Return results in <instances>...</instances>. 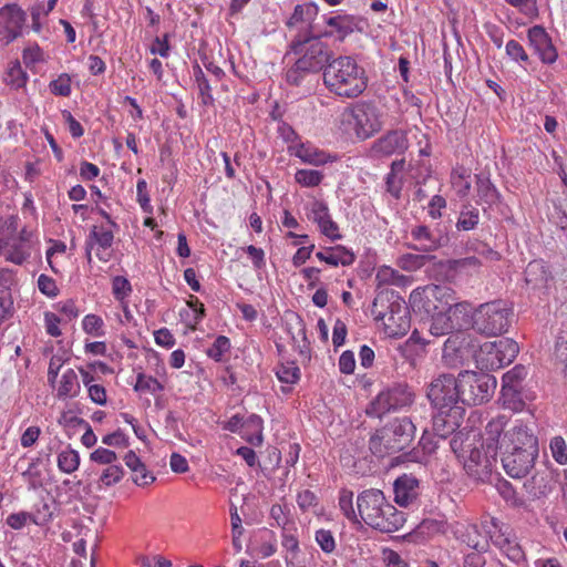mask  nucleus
Instances as JSON below:
<instances>
[{
	"label": "nucleus",
	"mask_w": 567,
	"mask_h": 567,
	"mask_svg": "<svg viewBox=\"0 0 567 567\" xmlns=\"http://www.w3.org/2000/svg\"><path fill=\"white\" fill-rule=\"evenodd\" d=\"M291 54L296 56V61L287 70L286 80L292 85H299L306 75L321 71L330 59L329 48L316 33H297L286 56Z\"/></svg>",
	"instance_id": "nucleus-1"
},
{
	"label": "nucleus",
	"mask_w": 567,
	"mask_h": 567,
	"mask_svg": "<svg viewBox=\"0 0 567 567\" xmlns=\"http://www.w3.org/2000/svg\"><path fill=\"white\" fill-rule=\"evenodd\" d=\"M535 433L534 423L529 420L513 417L511 413H498L492 416L481 436V445L493 454H502L508 449Z\"/></svg>",
	"instance_id": "nucleus-2"
},
{
	"label": "nucleus",
	"mask_w": 567,
	"mask_h": 567,
	"mask_svg": "<svg viewBox=\"0 0 567 567\" xmlns=\"http://www.w3.org/2000/svg\"><path fill=\"white\" fill-rule=\"evenodd\" d=\"M360 518L371 528L382 533H393L403 527L405 514L388 502L380 489H365L357 497Z\"/></svg>",
	"instance_id": "nucleus-3"
},
{
	"label": "nucleus",
	"mask_w": 567,
	"mask_h": 567,
	"mask_svg": "<svg viewBox=\"0 0 567 567\" xmlns=\"http://www.w3.org/2000/svg\"><path fill=\"white\" fill-rule=\"evenodd\" d=\"M323 83L337 96L354 99L365 91L368 76L353 58L339 56L324 68Z\"/></svg>",
	"instance_id": "nucleus-4"
},
{
	"label": "nucleus",
	"mask_w": 567,
	"mask_h": 567,
	"mask_svg": "<svg viewBox=\"0 0 567 567\" xmlns=\"http://www.w3.org/2000/svg\"><path fill=\"white\" fill-rule=\"evenodd\" d=\"M476 436L474 432L458 431L453 435L450 445L454 454L463 461L467 475L484 482L492 474L497 454L489 453L486 446L481 445L483 451L474 446Z\"/></svg>",
	"instance_id": "nucleus-5"
},
{
	"label": "nucleus",
	"mask_w": 567,
	"mask_h": 567,
	"mask_svg": "<svg viewBox=\"0 0 567 567\" xmlns=\"http://www.w3.org/2000/svg\"><path fill=\"white\" fill-rule=\"evenodd\" d=\"M38 245L34 234L27 228L19 229V217L11 215L0 218V257L13 265H23Z\"/></svg>",
	"instance_id": "nucleus-6"
},
{
	"label": "nucleus",
	"mask_w": 567,
	"mask_h": 567,
	"mask_svg": "<svg viewBox=\"0 0 567 567\" xmlns=\"http://www.w3.org/2000/svg\"><path fill=\"white\" fill-rule=\"evenodd\" d=\"M371 315L375 321L382 323L389 338L404 337L411 328L409 308L393 292L390 296L389 292H379L373 300Z\"/></svg>",
	"instance_id": "nucleus-7"
},
{
	"label": "nucleus",
	"mask_w": 567,
	"mask_h": 567,
	"mask_svg": "<svg viewBox=\"0 0 567 567\" xmlns=\"http://www.w3.org/2000/svg\"><path fill=\"white\" fill-rule=\"evenodd\" d=\"M415 431L416 427L410 419L396 417L371 436L370 450L380 457L402 451L411 444Z\"/></svg>",
	"instance_id": "nucleus-8"
},
{
	"label": "nucleus",
	"mask_w": 567,
	"mask_h": 567,
	"mask_svg": "<svg viewBox=\"0 0 567 567\" xmlns=\"http://www.w3.org/2000/svg\"><path fill=\"white\" fill-rule=\"evenodd\" d=\"M382 125L379 110L370 103H357L340 114V127L346 133H353L359 140L370 138Z\"/></svg>",
	"instance_id": "nucleus-9"
},
{
	"label": "nucleus",
	"mask_w": 567,
	"mask_h": 567,
	"mask_svg": "<svg viewBox=\"0 0 567 567\" xmlns=\"http://www.w3.org/2000/svg\"><path fill=\"white\" fill-rule=\"evenodd\" d=\"M410 305L420 312H461L464 305L456 301L455 292L446 286L430 285L414 289L410 295Z\"/></svg>",
	"instance_id": "nucleus-10"
},
{
	"label": "nucleus",
	"mask_w": 567,
	"mask_h": 567,
	"mask_svg": "<svg viewBox=\"0 0 567 567\" xmlns=\"http://www.w3.org/2000/svg\"><path fill=\"white\" fill-rule=\"evenodd\" d=\"M538 452V439L536 433H533L516 446L501 454L505 473L513 478L525 477L534 468Z\"/></svg>",
	"instance_id": "nucleus-11"
},
{
	"label": "nucleus",
	"mask_w": 567,
	"mask_h": 567,
	"mask_svg": "<svg viewBox=\"0 0 567 567\" xmlns=\"http://www.w3.org/2000/svg\"><path fill=\"white\" fill-rule=\"evenodd\" d=\"M456 379L461 402L467 405H478L489 401L497 384L495 377L470 370L461 371Z\"/></svg>",
	"instance_id": "nucleus-12"
},
{
	"label": "nucleus",
	"mask_w": 567,
	"mask_h": 567,
	"mask_svg": "<svg viewBox=\"0 0 567 567\" xmlns=\"http://www.w3.org/2000/svg\"><path fill=\"white\" fill-rule=\"evenodd\" d=\"M512 310L506 302L498 300L481 305L473 316V328L486 337H495L507 332Z\"/></svg>",
	"instance_id": "nucleus-13"
},
{
	"label": "nucleus",
	"mask_w": 567,
	"mask_h": 567,
	"mask_svg": "<svg viewBox=\"0 0 567 567\" xmlns=\"http://www.w3.org/2000/svg\"><path fill=\"white\" fill-rule=\"evenodd\" d=\"M414 402V393L405 383H394L381 390L368 404L365 413L371 417H382L410 406Z\"/></svg>",
	"instance_id": "nucleus-14"
},
{
	"label": "nucleus",
	"mask_w": 567,
	"mask_h": 567,
	"mask_svg": "<svg viewBox=\"0 0 567 567\" xmlns=\"http://www.w3.org/2000/svg\"><path fill=\"white\" fill-rule=\"evenodd\" d=\"M427 398L436 411L462 408L457 379L452 374H440L434 378L427 389Z\"/></svg>",
	"instance_id": "nucleus-15"
},
{
	"label": "nucleus",
	"mask_w": 567,
	"mask_h": 567,
	"mask_svg": "<svg viewBox=\"0 0 567 567\" xmlns=\"http://www.w3.org/2000/svg\"><path fill=\"white\" fill-rule=\"evenodd\" d=\"M518 352L517 342L509 338H503L485 342L480 350V361L486 369L496 370L513 362Z\"/></svg>",
	"instance_id": "nucleus-16"
},
{
	"label": "nucleus",
	"mask_w": 567,
	"mask_h": 567,
	"mask_svg": "<svg viewBox=\"0 0 567 567\" xmlns=\"http://www.w3.org/2000/svg\"><path fill=\"white\" fill-rule=\"evenodd\" d=\"M491 524L493 529H489L488 534L493 545L511 561L517 565L525 561V553L511 527L496 518H492Z\"/></svg>",
	"instance_id": "nucleus-17"
},
{
	"label": "nucleus",
	"mask_w": 567,
	"mask_h": 567,
	"mask_svg": "<svg viewBox=\"0 0 567 567\" xmlns=\"http://www.w3.org/2000/svg\"><path fill=\"white\" fill-rule=\"evenodd\" d=\"M113 241L114 234L111 229H107L104 226H93L85 240L87 261H92V251H95V256L100 261L107 262L111 260L113 256Z\"/></svg>",
	"instance_id": "nucleus-18"
},
{
	"label": "nucleus",
	"mask_w": 567,
	"mask_h": 567,
	"mask_svg": "<svg viewBox=\"0 0 567 567\" xmlns=\"http://www.w3.org/2000/svg\"><path fill=\"white\" fill-rule=\"evenodd\" d=\"M25 12L18 4H7L0 9V42L8 44L21 35Z\"/></svg>",
	"instance_id": "nucleus-19"
},
{
	"label": "nucleus",
	"mask_w": 567,
	"mask_h": 567,
	"mask_svg": "<svg viewBox=\"0 0 567 567\" xmlns=\"http://www.w3.org/2000/svg\"><path fill=\"white\" fill-rule=\"evenodd\" d=\"M223 429L240 433L243 439L252 445L258 446L262 443V419L257 414H251L246 420L235 414L224 423Z\"/></svg>",
	"instance_id": "nucleus-20"
},
{
	"label": "nucleus",
	"mask_w": 567,
	"mask_h": 567,
	"mask_svg": "<svg viewBox=\"0 0 567 567\" xmlns=\"http://www.w3.org/2000/svg\"><path fill=\"white\" fill-rule=\"evenodd\" d=\"M290 155L298 157L302 163L313 166H320L328 163H333L338 156L330 154L311 142L298 141L297 143L288 145Z\"/></svg>",
	"instance_id": "nucleus-21"
},
{
	"label": "nucleus",
	"mask_w": 567,
	"mask_h": 567,
	"mask_svg": "<svg viewBox=\"0 0 567 567\" xmlns=\"http://www.w3.org/2000/svg\"><path fill=\"white\" fill-rule=\"evenodd\" d=\"M322 19L327 28L317 31L320 39L333 38L343 41L357 28V20L351 14L322 16Z\"/></svg>",
	"instance_id": "nucleus-22"
},
{
	"label": "nucleus",
	"mask_w": 567,
	"mask_h": 567,
	"mask_svg": "<svg viewBox=\"0 0 567 567\" xmlns=\"http://www.w3.org/2000/svg\"><path fill=\"white\" fill-rule=\"evenodd\" d=\"M318 12V6L313 2L297 4L291 17L287 21V27L301 34L317 33L318 30L313 25V21L316 20Z\"/></svg>",
	"instance_id": "nucleus-23"
},
{
	"label": "nucleus",
	"mask_w": 567,
	"mask_h": 567,
	"mask_svg": "<svg viewBox=\"0 0 567 567\" xmlns=\"http://www.w3.org/2000/svg\"><path fill=\"white\" fill-rule=\"evenodd\" d=\"M308 218L318 225L320 233L332 241L342 238L339 227L332 220L329 208L324 202L315 200L310 205Z\"/></svg>",
	"instance_id": "nucleus-24"
},
{
	"label": "nucleus",
	"mask_w": 567,
	"mask_h": 567,
	"mask_svg": "<svg viewBox=\"0 0 567 567\" xmlns=\"http://www.w3.org/2000/svg\"><path fill=\"white\" fill-rule=\"evenodd\" d=\"M527 38L529 45L544 63L551 64L557 60V51L551 43V39L543 27H532L528 30Z\"/></svg>",
	"instance_id": "nucleus-25"
},
{
	"label": "nucleus",
	"mask_w": 567,
	"mask_h": 567,
	"mask_svg": "<svg viewBox=\"0 0 567 567\" xmlns=\"http://www.w3.org/2000/svg\"><path fill=\"white\" fill-rule=\"evenodd\" d=\"M394 501L402 507H408L415 503L419 497V481L410 474L399 476L393 485Z\"/></svg>",
	"instance_id": "nucleus-26"
},
{
	"label": "nucleus",
	"mask_w": 567,
	"mask_h": 567,
	"mask_svg": "<svg viewBox=\"0 0 567 567\" xmlns=\"http://www.w3.org/2000/svg\"><path fill=\"white\" fill-rule=\"evenodd\" d=\"M49 384L55 391V396L59 400L76 398L81 392V383L78 373L72 368L63 370L61 375Z\"/></svg>",
	"instance_id": "nucleus-27"
},
{
	"label": "nucleus",
	"mask_w": 567,
	"mask_h": 567,
	"mask_svg": "<svg viewBox=\"0 0 567 567\" xmlns=\"http://www.w3.org/2000/svg\"><path fill=\"white\" fill-rule=\"evenodd\" d=\"M463 408H454L446 411H436L433 415V432L434 436L445 439L447 435L455 432L460 426V419L462 417Z\"/></svg>",
	"instance_id": "nucleus-28"
},
{
	"label": "nucleus",
	"mask_w": 567,
	"mask_h": 567,
	"mask_svg": "<svg viewBox=\"0 0 567 567\" xmlns=\"http://www.w3.org/2000/svg\"><path fill=\"white\" fill-rule=\"evenodd\" d=\"M408 148V140L403 132L391 131L372 146V152L378 156H391L403 153Z\"/></svg>",
	"instance_id": "nucleus-29"
},
{
	"label": "nucleus",
	"mask_w": 567,
	"mask_h": 567,
	"mask_svg": "<svg viewBox=\"0 0 567 567\" xmlns=\"http://www.w3.org/2000/svg\"><path fill=\"white\" fill-rule=\"evenodd\" d=\"M553 474L549 470H537L534 475L524 482V489L532 498L547 496L553 489Z\"/></svg>",
	"instance_id": "nucleus-30"
},
{
	"label": "nucleus",
	"mask_w": 567,
	"mask_h": 567,
	"mask_svg": "<svg viewBox=\"0 0 567 567\" xmlns=\"http://www.w3.org/2000/svg\"><path fill=\"white\" fill-rule=\"evenodd\" d=\"M316 257L329 266H350L354 262V254L342 245L324 247L316 254Z\"/></svg>",
	"instance_id": "nucleus-31"
},
{
	"label": "nucleus",
	"mask_w": 567,
	"mask_h": 567,
	"mask_svg": "<svg viewBox=\"0 0 567 567\" xmlns=\"http://www.w3.org/2000/svg\"><path fill=\"white\" fill-rule=\"evenodd\" d=\"M280 544L284 561L297 559L301 553L298 527L292 524L290 528L280 533Z\"/></svg>",
	"instance_id": "nucleus-32"
},
{
	"label": "nucleus",
	"mask_w": 567,
	"mask_h": 567,
	"mask_svg": "<svg viewBox=\"0 0 567 567\" xmlns=\"http://www.w3.org/2000/svg\"><path fill=\"white\" fill-rule=\"evenodd\" d=\"M431 318L430 332L435 337L450 333L454 329L453 311L425 312Z\"/></svg>",
	"instance_id": "nucleus-33"
},
{
	"label": "nucleus",
	"mask_w": 567,
	"mask_h": 567,
	"mask_svg": "<svg viewBox=\"0 0 567 567\" xmlns=\"http://www.w3.org/2000/svg\"><path fill=\"white\" fill-rule=\"evenodd\" d=\"M179 315L187 328L195 329L205 317L204 303L198 298L192 297L187 301V308L181 310Z\"/></svg>",
	"instance_id": "nucleus-34"
},
{
	"label": "nucleus",
	"mask_w": 567,
	"mask_h": 567,
	"mask_svg": "<svg viewBox=\"0 0 567 567\" xmlns=\"http://www.w3.org/2000/svg\"><path fill=\"white\" fill-rule=\"evenodd\" d=\"M460 338V334L452 336L444 343L443 360L450 367H456L462 362L464 349Z\"/></svg>",
	"instance_id": "nucleus-35"
},
{
	"label": "nucleus",
	"mask_w": 567,
	"mask_h": 567,
	"mask_svg": "<svg viewBox=\"0 0 567 567\" xmlns=\"http://www.w3.org/2000/svg\"><path fill=\"white\" fill-rule=\"evenodd\" d=\"M269 515L275 522L272 526H277L281 530L290 528L292 524H296L291 514L290 505L286 502L274 504L270 507Z\"/></svg>",
	"instance_id": "nucleus-36"
},
{
	"label": "nucleus",
	"mask_w": 567,
	"mask_h": 567,
	"mask_svg": "<svg viewBox=\"0 0 567 567\" xmlns=\"http://www.w3.org/2000/svg\"><path fill=\"white\" fill-rule=\"evenodd\" d=\"M522 388L502 386L499 401L502 406L512 412H520L525 408V402L520 393Z\"/></svg>",
	"instance_id": "nucleus-37"
},
{
	"label": "nucleus",
	"mask_w": 567,
	"mask_h": 567,
	"mask_svg": "<svg viewBox=\"0 0 567 567\" xmlns=\"http://www.w3.org/2000/svg\"><path fill=\"white\" fill-rule=\"evenodd\" d=\"M133 390L136 393L141 394L147 393L156 395L164 390V384L153 375L146 374L144 372H138L136 374V381L133 385Z\"/></svg>",
	"instance_id": "nucleus-38"
},
{
	"label": "nucleus",
	"mask_w": 567,
	"mask_h": 567,
	"mask_svg": "<svg viewBox=\"0 0 567 567\" xmlns=\"http://www.w3.org/2000/svg\"><path fill=\"white\" fill-rule=\"evenodd\" d=\"M411 236L415 241L419 243L416 247L419 250L433 251L439 247V241L432 235L430 229L424 225H420L413 228L411 230Z\"/></svg>",
	"instance_id": "nucleus-39"
},
{
	"label": "nucleus",
	"mask_w": 567,
	"mask_h": 567,
	"mask_svg": "<svg viewBox=\"0 0 567 567\" xmlns=\"http://www.w3.org/2000/svg\"><path fill=\"white\" fill-rule=\"evenodd\" d=\"M451 183L460 197H465L471 190V172L465 167H456L451 173Z\"/></svg>",
	"instance_id": "nucleus-40"
},
{
	"label": "nucleus",
	"mask_w": 567,
	"mask_h": 567,
	"mask_svg": "<svg viewBox=\"0 0 567 567\" xmlns=\"http://www.w3.org/2000/svg\"><path fill=\"white\" fill-rule=\"evenodd\" d=\"M56 462L62 473L72 474L80 466L79 452L68 446L58 454Z\"/></svg>",
	"instance_id": "nucleus-41"
},
{
	"label": "nucleus",
	"mask_w": 567,
	"mask_h": 567,
	"mask_svg": "<svg viewBox=\"0 0 567 567\" xmlns=\"http://www.w3.org/2000/svg\"><path fill=\"white\" fill-rule=\"evenodd\" d=\"M338 505L342 514L351 523H360L359 513L353 506V492L347 488H342L339 492Z\"/></svg>",
	"instance_id": "nucleus-42"
},
{
	"label": "nucleus",
	"mask_w": 567,
	"mask_h": 567,
	"mask_svg": "<svg viewBox=\"0 0 567 567\" xmlns=\"http://www.w3.org/2000/svg\"><path fill=\"white\" fill-rule=\"evenodd\" d=\"M431 259L429 255L404 254L398 259V265L405 271H416Z\"/></svg>",
	"instance_id": "nucleus-43"
},
{
	"label": "nucleus",
	"mask_w": 567,
	"mask_h": 567,
	"mask_svg": "<svg viewBox=\"0 0 567 567\" xmlns=\"http://www.w3.org/2000/svg\"><path fill=\"white\" fill-rule=\"evenodd\" d=\"M276 375L281 383L295 384L300 379V369L292 361L281 363L276 370Z\"/></svg>",
	"instance_id": "nucleus-44"
},
{
	"label": "nucleus",
	"mask_w": 567,
	"mask_h": 567,
	"mask_svg": "<svg viewBox=\"0 0 567 567\" xmlns=\"http://www.w3.org/2000/svg\"><path fill=\"white\" fill-rule=\"evenodd\" d=\"M480 220L478 209L472 206H464L456 223L457 229L472 230Z\"/></svg>",
	"instance_id": "nucleus-45"
},
{
	"label": "nucleus",
	"mask_w": 567,
	"mask_h": 567,
	"mask_svg": "<svg viewBox=\"0 0 567 567\" xmlns=\"http://www.w3.org/2000/svg\"><path fill=\"white\" fill-rule=\"evenodd\" d=\"M277 549L278 540L276 534L272 530H264L258 546V554L262 558H268L274 556L277 553Z\"/></svg>",
	"instance_id": "nucleus-46"
},
{
	"label": "nucleus",
	"mask_w": 567,
	"mask_h": 567,
	"mask_svg": "<svg viewBox=\"0 0 567 567\" xmlns=\"http://www.w3.org/2000/svg\"><path fill=\"white\" fill-rule=\"evenodd\" d=\"M27 79V73L22 70L20 63L13 62L8 68L4 81L8 85L14 89H20L25 85Z\"/></svg>",
	"instance_id": "nucleus-47"
},
{
	"label": "nucleus",
	"mask_w": 567,
	"mask_h": 567,
	"mask_svg": "<svg viewBox=\"0 0 567 567\" xmlns=\"http://www.w3.org/2000/svg\"><path fill=\"white\" fill-rule=\"evenodd\" d=\"M323 179V174L316 169H298L295 173V181L302 187H316Z\"/></svg>",
	"instance_id": "nucleus-48"
},
{
	"label": "nucleus",
	"mask_w": 567,
	"mask_h": 567,
	"mask_svg": "<svg viewBox=\"0 0 567 567\" xmlns=\"http://www.w3.org/2000/svg\"><path fill=\"white\" fill-rule=\"evenodd\" d=\"M132 285L126 277L115 276L112 279V293L114 298L121 303H124V301L132 293Z\"/></svg>",
	"instance_id": "nucleus-49"
},
{
	"label": "nucleus",
	"mask_w": 567,
	"mask_h": 567,
	"mask_svg": "<svg viewBox=\"0 0 567 567\" xmlns=\"http://www.w3.org/2000/svg\"><path fill=\"white\" fill-rule=\"evenodd\" d=\"M124 476V470L118 464L106 466L100 475V484L103 487H110L117 484Z\"/></svg>",
	"instance_id": "nucleus-50"
},
{
	"label": "nucleus",
	"mask_w": 567,
	"mask_h": 567,
	"mask_svg": "<svg viewBox=\"0 0 567 567\" xmlns=\"http://www.w3.org/2000/svg\"><path fill=\"white\" fill-rule=\"evenodd\" d=\"M82 329L85 333L94 338L104 336L103 319L96 315H86L82 320Z\"/></svg>",
	"instance_id": "nucleus-51"
},
{
	"label": "nucleus",
	"mask_w": 567,
	"mask_h": 567,
	"mask_svg": "<svg viewBox=\"0 0 567 567\" xmlns=\"http://www.w3.org/2000/svg\"><path fill=\"white\" fill-rule=\"evenodd\" d=\"M22 475L28 482L29 487L31 489L42 487L44 484L43 472L41 470L39 461L31 462Z\"/></svg>",
	"instance_id": "nucleus-52"
},
{
	"label": "nucleus",
	"mask_w": 567,
	"mask_h": 567,
	"mask_svg": "<svg viewBox=\"0 0 567 567\" xmlns=\"http://www.w3.org/2000/svg\"><path fill=\"white\" fill-rule=\"evenodd\" d=\"M551 457L560 465H567V442L560 435H556L549 441Z\"/></svg>",
	"instance_id": "nucleus-53"
},
{
	"label": "nucleus",
	"mask_w": 567,
	"mask_h": 567,
	"mask_svg": "<svg viewBox=\"0 0 567 567\" xmlns=\"http://www.w3.org/2000/svg\"><path fill=\"white\" fill-rule=\"evenodd\" d=\"M315 540L320 549L327 554H332L337 548V542L331 530L320 528L315 533Z\"/></svg>",
	"instance_id": "nucleus-54"
},
{
	"label": "nucleus",
	"mask_w": 567,
	"mask_h": 567,
	"mask_svg": "<svg viewBox=\"0 0 567 567\" xmlns=\"http://www.w3.org/2000/svg\"><path fill=\"white\" fill-rule=\"evenodd\" d=\"M230 350V340L225 336H218L213 344L207 349V355L219 362L223 360L224 355L228 353Z\"/></svg>",
	"instance_id": "nucleus-55"
},
{
	"label": "nucleus",
	"mask_w": 567,
	"mask_h": 567,
	"mask_svg": "<svg viewBox=\"0 0 567 567\" xmlns=\"http://www.w3.org/2000/svg\"><path fill=\"white\" fill-rule=\"evenodd\" d=\"M527 371L524 365H515L502 378V386L522 388V382L526 378Z\"/></svg>",
	"instance_id": "nucleus-56"
},
{
	"label": "nucleus",
	"mask_w": 567,
	"mask_h": 567,
	"mask_svg": "<svg viewBox=\"0 0 567 567\" xmlns=\"http://www.w3.org/2000/svg\"><path fill=\"white\" fill-rule=\"evenodd\" d=\"M554 360L563 370L567 368V332H560L555 341Z\"/></svg>",
	"instance_id": "nucleus-57"
},
{
	"label": "nucleus",
	"mask_w": 567,
	"mask_h": 567,
	"mask_svg": "<svg viewBox=\"0 0 567 567\" xmlns=\"http://www.w3.org/2000/svg\"><path fill=\"white\" fill-rule=\"evenodd\" d=\"M49 89L51 93L56 96H69L72 92L70 75L66 73L60 74L56 79L50 82Z\"/></svg>",
	"instance_id": "nucleus-58"
},
{
	"label": "nucleus",
	"mask_w": 567,
	"mask_h": 567,
	"mask_svg": "<svg viewBox=\"0 0 567 567\" xmlns=\"http://www.w3.org/2000/svg\"><path fill=\"white\" fill-rule=\"evenodd\" d=\"M401 278L400 274L389 266H382L377 270L375 281L378 287L395 285Z\"/></svg>",
	"instance_id": "nucleus-59"
},
{
	"label": "nucleus",
	"mask_w": 567,
	"mask_h": 567,
	"mask_svg": "<svg viewBox=\"0 0 567 567\" xmlns=\"http://www.w3.org/2000/svg\"><path fill=\"white\" fill-rule=\"evenodd\" d=\"M497 489L503 499L513 507H519L523 505V499L517 495L516 491L508 482H501Z\"/></svg>",
	"instance_id": "nucleus-60"
},
{
	"label": "nucleus",
	"mask_w": 567,
	"mask_h": 567,
	"mask_svg": "<svg viewBox=\"0 0 567 567\" xmlns=\"http://www.w3.org/2000/svg\"><path fill=\"white\" fill-rule=\"evenodd\" d=\"M68 360L69 357L65 352L56 353L51 357L48 367V383L55 381V379L59 377L60 370L64 363L68 362Z\"/></svg>",
	"instance_id": "nucleus-61"
},
{
	"label": "nucleus",
	"mask_w": 567,
	"mask_h": 567,
	"mask_svg": "<svg viewBox=\"0 0 567 567\" xmlns=\"http://www.w3.org/2000/svg\"><path fill=\"white\" fill-rule=\"evenodd\" d=\"M136 195L137 202L142 208V210L146 214L153 213V206L151 204V197L147 192V183L144 179L137 181L136 184Z\"/></svg>",
	"instance_id": "nucleus-62"
},
{
	"label": "nucleus",
	"mask_w": 567,
	"mask_h": 567,
	"mask_svg": "<svg viewBox=\"0 0 567 567\" xmlns=\"http://www.w3.org/2000/svg\"><path fill=\"white\" fill-rule=\"evenodd\" d=\"M505 50L508 58H511L513 61L522 63L528 62V55L523 45L518 41L509 40L506 43Z\"/></svg>",
	"instance_id": "nucleus-63"
},
{
	"label": "nucleus",
	"mask_w": 567,
	"mask_h": 567,
	"mask_svg": "<svg viewBox=\"0 0 567 567\" xmlns=\"http://www.w3.org/2000/svg\"><path fill=\"white\" fill-rule=\"evenodd\" d=\"M90 458L92 462H95L97 464H103V465L110 466L116 462L117 456H116L115 452H113L109 449L99 447L94 452L91 453Z\"/></svg>",
	"instance_id": "nucleus-64"
}]
</instances>
